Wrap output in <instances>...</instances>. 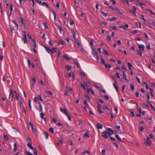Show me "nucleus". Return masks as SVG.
I'll return each mask as SVG.
<instances>
[{"mask_svg": "<svg viewBox=\"0 0 155 155\" xmlns=\"http://www.w3.org/2000/svg\"><path fill=\"white\" fill-rule=\"evenodd\" d=\"M27 35L28 36V37L31 40V41L33 42V43H35V41L34 39L32 38L31 36V35L28 34Z\"/></svg>", "mask_w": 155, "mask_h": 155, "instance_id": "nucleus-24", "label": "nucleus"}, {"mask_svg": "<svg viewBox=\"0 0 155 155\" xmlns=\"http://www.w3.org/2000/svg\"><path fill=\"white\" fill-rule=\"evenodd\" d=\"M130 114H131L132 117H134L135 116V114L133 111H130Z\"/></svg>", "mask_w": 155, "mask_h": 155, "instance_id": "nucleus-61", "label": "nucleus"}, {"mask_svg": "<svg viewBox=\"0 0 155 155\" xmlns=\"http://www.w3.org/2000/svg\"><path fill=\"white\" fill-rule=\"evenodd\" d=\"M101 63L103 64V65L106 68H107V65L105 63L104 60L102 58H101Z\"/></svg>", "mask_w": 155, "mask_h": 155, "instance_id": "nucleus-8", "label": "nucleus"}, {"mask_svg": "<svg viewBox=\"0 0 155 155\" xmlns=\"http://www.w3.org/2000/svg\"><path fill=\"white\" fill-rule=\"evenodd\" d=\"M119 27L120 28H123L124 30H126V28H128V24H126L124 26H119Z\"/></svg>", "mask_w": 155, "mask_h": 155, "instance_id": "nucleus-13", "label": "nucleus"}, {"mask_svg": "<svg viewBox=\"0 0 155 155\" xmlns=\"http://www.w3.org/2000/svg\"><path fill=\"white\" fill-rule=\"evenodd\" d=\"M27 62L28 65L30 66L31 64V61L29 58H27Z\"/></svg>", "mask_w": 155, "mask_h": 155, "instance_id": "nucleus-51", "label": "nucleus"}, {"mask_svg": "<svg viewBox=\"0 0 155 155\" xmlns=\"http://www.w3.org/2000/svg\"><path fill=\"white\" fill-rule=\"evenodd\" d=\"M104 53V54H106L107 55H109V54L108 53V52L106 50H103Z\"/></svg>", "mask_w": 155, "mask_h": 155, "instance_id": "nucleus-53", "label": "nucleus"}, {"mask_svg": "<svg viewBox=\"0 0 155 155\" xmlns=\"http://www.w3.org/2000/svg\"><path fill=\"white\" fill-rule=\"evenodd\" d=\"M14 92L16 94L15 99H16L17 101H18L19 99V95L17 94V93L15 91H14Z\"/></svg>", "mask_w": 155, "mask_h": 155, "instance_id": "nucleus-22", "label": "nucleus"}, {"mask_svg": "<svg viewBox=\"0 0 155 155\" xmlns=\"http://www.w3.org/2000/svg\"><path fill=\"white\" fill-rule=\"evenodd\" d=\"M19 19L20 20L21 23H22L21 26H23L25 24L24 22V20L22 17L19 18Z\"/></svg>", "mask_w": 155, "mask_h": 155, "instance_id": "nucleus-16", "label": "nucleus"}, {"mask_svg": "<svg viewBox=\"0 0 155 155\" xmlns=\"http://www.w3.org/2000/svg\"><path fill=\"white\" fill-rule=\"evenodd\" d=\"M127 65L128 66L130 70L132 69V68L133 67L131 63L129 62H127Z\"/></svg>", "mask_w": 155, "mask_h": 155, "instance_id": "nucleus-27", "label": "nucleus"}, {"mask_svg": "<svg viewBox=\"0 0 155 155\" xmlns=\"http://www.w3.org/2000/svg\"><path fill=\"white\" fill-rule=\"evenodd\" d=\"M44 114L43 113H42L40 114V117L41 118L43 119L44 116Z\"/></svg>", "mask_w": 155, "mask_h": 155, "instance_id": "nucleus-52", "label": "nucleus"}, {"mask_svg": "<svg viewBox=\"0 0 155 155\" xmlns=\"http://www.w3.org/2000/svg\"><path fill=\"white\" fill-rule=\"evenodd\" d=\"M44 47L45 48L46 51L48 52V53L50 54L51 56H52V55H53V53H52L51 49L49 47L46 46H45Z\"/></svg>", "mask_w": 155, "mask_h": 155, "instance_id": "nucleus-5", "label": "nucleus"}, {"mask_svg": "<svg viewBox=\"0 0 155 155\" xmlns=\"http://www.w3.org/2000/svg\"><path fill=\"white\" fill-rule=\"evenodd\" d=\"M26 153L27 155H33L32 153L28 151H26Z\"/></svg>", "mask_w": 155, "mask_h": 155, "instance_id": "nucleus-58", "label": "nucleus"}, {"mask_svg": "<svg viewBox=\"0 0 155 155\" xmlns=\"http://www.w3.org/2000/svg\"><path fill=\"white\" fill-rule=\"evenodd\" d=\"M116 137V138L119 141L122 142L121 139L119 137L118 134H117L115 135Z\"/></svg>", "mask_w": 155, "mask_h": 155, "instance_id": "nucleus-28", "label": "nucleus"}, {"mask_svg": "<svg viewBox=\"0 0 155 155\" xmlns=\"http://www.w3.org/2000/svg\"><path fill=\"white\" fill-rule=\"evenodd\" d=\"M43 25L45 27V28H48V26H47V24H46V23L45 22H43Z\"/></svg>", "mask_w": 155, "mask_h": 155, "instance_id": "nucleus-57", "label": "nucleus"}, {"mask_svg": "<svg viewBox=\"0 0 155 155\" xmlns=\"http://www.w3.org/2000/svg\"><path fill=\"white\" fill-rule=\"evenodd\" d=\"M147 103L149 104L150 106L153 109V110L155 111V109L154 107L151 104L149 101H148Z\"/></svg>", "mask_w": 155, "mask_h": 155, "instance_id": "nucleus-35", "label": "nucleus"}, {"mask_svg": "<svg viewBox=\"0 0 155 155\" xmlns=\"http://www.w3.org/2000/svg\"><path fill=\"white\" fill-rule=\"evenodd\" d=\"M65 115L67 116L68 119L69 120L71 121V116L69 115H68V113L67 114H66V115Z\"/></svg>", "mask_w": 155, "mask_h": 155, "instance_id": "nucleus-49", "label": "nucleus"}, {"mask_svg": "<svg viewBox=\"0 0 155 155\" xmlns=\"http://www.w3.org/2000/svg\"><path fill=\"white\" fill-rule=\"evenodd\" d=\"M43 134L45 136V138L46 139H48V134L47 133L44 132Z\"/></svg>", "mask_w": 155, "mask_h": 155, "instance_id": "nucleus-37", "label": "nucleus"}, {"mask_svg": "<svg viewBox=\"0 0 155 155\" xmlns=\"http://www.w3.org/2000/svg\"><path fill=\"white\" fill-rule=\"evenodd\" d=\"M109 28H110L111 29H114V30H116L117 29V28L115 26H110L109 27Z\"/></svg>", "mask_w": 155, "mask_h": 155, "instance_id": "nucleus-40", "label": "nucleus"}, {"mask_svg": "<svg viewBox=\"0 0 155 155\" xmlns=\"http://www.w3.org/2000/svg\"><path fill=\"white\" fill-rule=\"evenodd\" d=\"M38 104L39 105V108L40 109L39 110L38 108H37V109H38L40 112H42L43 111L42 106L40 102H38Z\"/></svg>", "mask_w": 155, "mask_h": 155, "instance_id": "nucleus-10", "label": "nucleus"}, {"mask_svg": "<svg viewBox=\"0 0 155 155\" xmlns=\"http://www.w3.org/2000/svg\"><path fill=\"white\" fill-rule=\"evenodd\" d=\"M141 106L143 107H146L147 108L149 107V106L147 104H146L145 103H143L141 104Z\"/></svg>", "mask_w": 155, "mask_h": 155, "instance_id": "nucleus-45", "label": "nucleus"}, {"mask_svg": "<svg viewBox=\"0 0 155 155\" xmlns=\"http://www.w3.org/2000/svg\"><path fill=\"white\" fill-rule=\"evenodd\" d=\"M103 127L102 124L98 123L97 124V128L98 129H102Z\"/></svg>", "mask_w": 155, "mask_h": 155, "instance_id": "nucleus-19", "label": "nucleus"}, {"mask_svg": "<svg viewBox=\"0 0 155 155\" xmlns=\"http://www.w3.org/2000/svg\"><path fill=\"white\" fill-rule=\"evenodd\" d=\"M74 63L77 66V67L78 68H80V65L78 64V63L76 61H75L74 62Z\"/></svg>", "mask_w": 155, "mask_h": 155, "instance_id": "nucleus-39", "label": "nucleus"}, {"mask_svg": "<svg viewBox=\"0 0 155 155\" xmlns=\"http://www.w3.org/2000/svg\"><path fill=\"white\" fill-rule=\"evenodd\" d=\"M66 68H67V69L69 71L70 70L71 68V66L70 65H66Z\"/></svg>", "mask_w": 155, "mask_h": 155, "instance_id": "nucleus-48", "label": "nucleus"}, {"mask_svg": "<svg viewBox=\"0 0 155 155\" xmlns=\"http://www.w3.org/2000/svg\"><path fill=\"white\" fill-rule=\"evenodd\" d=\"M45 93L47 94H50L51 95H52L53 94L51 91L48 90L45 91Z\"/></svg>", "mask_w": 155, "mask_h": 155, "instance_id": "nucleus-18", "label": "nucleus"}, {"mask_svg": "<svg viewBox=\"0 0 155 155\" xmlns=\"http://www.w3.org/2000/svg\"><path fill=\"white\" fill-rule=\"evenodd\" d=\"M106 130V131L107 132V133L108 134L109 136L113 134L114 133V131L111 128H107Z\"/></svg>", "mask_w": 155, "mask_h": 155, "instance_id": "nucleus-3", "label": "nucleus"}, {"mask_svg": "<svg viewBox=\"0 0 155 155\" xmlns=\"http://www.w3.org/2000/svg\"><path fill=\"white\" fill-rule=\"evenodd\" d=\"M117 18L115 17H113L111 18H110L109 20L110 21H113V20H116Z\"/></svg>", "mask_w": 155, "mask_h": 155, "instance_id": "nucleus-42", "label": "nucleus"}, {"mask_svg": "<svg viewBox=\"0 0 155 155\" xmlns=\"http://www.w3.org/2000/svg\"><path fill=\"white\" fill-rule=\"evenodd\" d=\"M29 123L28 125H30L32 128H34L33 124L32 123H31V122H29V123Z\"/></svg>", "mask_w": 155, "mask_h": 155, "instance_id": "nucleus-60", "label": "nucleus"}, {"mask_svg": "<svg viewBox=\"0 0 155 155\" xmlns=\"http://www.w3.org/2000/svg\"><path fill=\"white\" fill-rule=\"evenodd\" d=\"M59 42H60V44L61 45H64V42L62 40H60L59 41Z\"/></svg>", "mask_w": 155, "mask_h": 155, "instance_id": "nucleus-64", "label": "nucleus"}, {"mask_svg": "<svg viewBox=\"0 0 155 155\" xmlns=\"http://www.w3.org/2000/svg\"><path fill=\"white\" fill-rule=\"evenodd\" d=\"M92 54L93 55V56L94 57H95L97 60V61L98 62H99V58L98 57L97 54V51L95 50V49L93 48H92Z\"/></svg>", "mask_w": 155, "mask_h": 155, "instance_id": "nucleus-1", "label": "nucleus"}, {"mask_svg": "<svg viewBox=\"0 0 155 155\" xmlns=\"http://www.w3.org/2000/svg\"><path fill=\"white\" fill-rule=\"evenodd\" d=\"M86 153H87L89 154H90L91 153L88 150H85V151H84V152H83L82 153V154H85Z\"/></svg>", "mask_w": 155, "mask_h": 155, "instance_id": "nucleus-34", "label": "nucleus"}, {"mask_svg": "<svg viewBox=\"0 0 155 155\" xmlns=\"http://www.w3.org/2000/svg\"><path fill=\"white\" fill-rule=\"evenodd\" d=\"M130 88L131 90L132 91H134V86L132 84H130Z\"/></svg>", "mask_w": 155, "mask_h": 155, "instance_id": "nucleus-54", "label": "nucleus"}, {"mask_svg": "<svg viewBox=\"0 0 155 155\" xmlns=\"http://www.w3.org/2000/svg\"><path fill=\"white\" fill-rule=\"evenodd\" d=\"M114 83L113 84V86L117 92H118V89L117 87V83L116 80H114Z\"/></svg>", "mask_w": 155, "mask_h": 155, "instance_id": "nucleus-7", "label": "nucleus"}, {"mask_svg": "<svg viewBox=\"0 0 155 155\" xmlns=\"http://www.w3.org/2000/svg\"><path fill=\"white\" fill-rule=\"evenodd\" d=\"M20 103L21 105L23 106L22 111L24 112L25 113H26V110H25V107L23 106V104L21 102H20Z\"/></svg>", "mask_w": 155, "mask_h": 155, "instance_id": "nucleus-29", "label": "nucleus"}, {"mask_svg": "<svg viewBox=\"0 0 155 155\" xmlns=\"http://www.w3.org/2000/svg\"><path fill=\"white\" fill-rule=\"evenodd\" d=\"M49 131L52 133H53L54 132V130L52 127H51L50 128Z\"/></svg>", "mask_w": 155, "mask_h": 155, "instance_id": "nucleus-59", "label": "nucleus"}, {"mask_svg": "<svg viewBox=\"0 0 155 155\" xmlns=\"http://www.w3.org/2000/svg\"><path fill=\"white\" fill-rule=\"evenodd\" d=\"M71 76V74L70 72L68 74L65 75V78H67L68 77H70Z\"/></svg>", "mask_w": 155, "mask_h": 155, "instance_id": "nucleus-41", "label": "nucleus"}, {"mask_svg": "<svg viewBox=\"0 0 155 155\" xmlns=\"http://www.w3.org/2000/svg\"><path fill=\"white\" fill-rule=\"evenodd\" d=\"M72 76L73 78V80H75V75L74 73V71H73L72 73Z\"/></svg>", "mask_w": 155, "mask_h": 155, "instance_id": "nucleus-47", "label": "nucleus"}, {"mask_svg": "<svg viewBox=\"0 0 155 155\" xmlns=\"http://www.w3.org/2000/svg\"><path fill=\"white\" fill-rule=\"evenodd\" d=\"M58 28L60 30V33H63V30L61 26H58Z\"/></svg>", "mask_w": 155, "mask_h": 155, "instance_id": "nucleus-32", "label": "nucleus"}, {"mask_svg": "<svg viewBox=\"0 0 155 155\" xmlns=\"http://www.w3.org/2000/svg\"><path fill=\"white\" fill-rule=\"evenodd\" d=\"M57 48H56L53 47L51 48V52L52 53H53V54L54 52H56L57 51Z\"/></svg>", "mask_w": 155, "mask_h": 155, "instance_id": "nucleus-26", "label": "nucleus"}, {"mask_svg": "<svg viewBox=\"0 0 155 155\" xmlns=\"http://www.w3.org/2000/svg\"><path fill=\"white\" fill-rule=\"evenodd\" d=\"M88 41L90 43L91 46H92L93 45V41L91 39H89V40H88Z\"/></svg>", "mask_w": 155, "mask_h": 155, "instance_id": "nucleus-33", "label": "nucleus"}, {"mask_svg": "<svg viewBox=\"0 0 155 155\" xmlns=\"http://www.w3.org/2000/svg\"><path fill=\"white\" fill-rule=\"evenodd\" d=\"M98 112L100 114H101L104 113V112L103 111L101 110V108L100 109H97Z\"/></svg>", "mask_w": 155, "mask_h": 155, "instance_id": "nucleus-44", "label": "nucleus"}, {"mask_svg": "<svg viewBox=\"0 0 155 155\" xmlns=\"http://www.w3.org/2000/svg\"><path fill=\"white\" fill-rule=\"evenodd\" d=\"M37 3H38L39 5H41L42 2L41 1L39 0H35Z\"/></svg>", "mask_w": 155, "mask_h": 155, "instance_id": "nucleus-63", "label": "nucleus"}, {"mask_svg": "<svg viewBox=\"0 0 155 155\" xmlns=\"http://www.w3.org/2000/svg\"><path fill=\"white\" fill-rule=\"evenodd\" d=\"M21 41L25 44L27 43H28V41L27 40V37H24L21 39Z\"/></svg>", "mask_w": 155, "mask_h": 155, "instance_id": "nucleus-15", "label": "nucleus"}, {"mask_svg": "<svg viewBox=\"0 0 155 155\" xmlns=\"http://www.w3.org/2000/svg\"><path fill=\"white\" fill-rule=\"evenodd\" d=\"M74 42L75 43H76L78 45V46L79 48H80L81 46V45L79 41L77 39H75L74 40Z\"/></svg>", "mask_w": 155, "mask_h": 155, "instance_id": "nucleus-12", "label": "nucleus"}, {"mask_svg": "<svg viewBox=\"0 0 155 155\" xmlns=\"http://www.w3.org/2000/svg\"><path fill=\"white\" fill-rule=\"evenodd\" d=\"M136 25L137 26H139V27L140 28H141V25L140 22H137L136 23Z\"/></svg>", "mask_w": 155, "mask_h": 155, "instance_id": "nucleus-56", "label": "nucleus"}, {"mask_svg": "<svg viewBox=\"0 0 155 155\" xmlns=\"http://www.w3.org/2000/svg\"><path fill=\"white\" fill-rule=\"evenodd\" d=\"M60 110L65 115H66V114H67V113L65 109H63L62 107H61L60 108Z\"/></svg>", "mask_w": 155, "mask_h": 155, "instance_id": "nucleus-14", "label": "nucleus"}, {"mask_svg": "<svg viewBox=\"0 0 155 155\" xmlns=\"http://www.w3.org/2000/svg\"><path fill=\"white\" fill-rule=\"evenodd\" d=\"M137 53H138V54L139 55H140V56H142V53L141 52H140V51H139V50H138L137 51Z\"/></svg>", "mask_w": 155, "mask_h": 155, "instance_id": "nucleus-55", "label": "nucleus"}, {"mask_svg": "<svg viewBox=\"0 0 155 155\" xmlns=\"http://www.w3.org/2000/svg\"><path fill=\"white\" fill-rule=\"evenodd\" d=\"M66 90L68 92L72 91V89L71 87H68V86H66Z\"/></svg>", "mask_w": 155, "mask_h": 155, "instance_id": "nucleus-17", "label": "nucleus"}, {"mask_svg": "<svg viewBox=\"0 0 155 155\" xmlns=\"http://www.w3.org/2000/svg\"><path fill=\"white\" fill-rule=\"evenodd\" d=\"M139 48L140 50L141 51H143L144 50V46L143 45H139Z\"/></svg>", "mask_w": 155, "mask_h": 155, "instance_id": "nucleus-11", "label": "nucleus"}, {"mask_svg": "<svg viewBox=\"0 0 155 155\" xmlns=\"http://www.w3.org/2000/svg\"><path fill=\"white\" fill-rule=\"evenodd\" d=\"M123 77H124V79L125 80H126L128 82V80L127 79V78L126 74L125 73L124 71H123Z\"/></svg>", "mask_w": 155, "mask_h": 155, "instance_id": "nucleus-30", "label": "nucleus"}, {"mask_svg": "<svg viewBox=\"0 0 155 155\" xmlns=\"http://www.w3.org/2000/svg\"><path fill=\"white\" fill-rule=\"evenodd\" d=\"M13 22L15 25V26L17 28V29H18V25L16 21L15 20H13Z\"/></svg>", "mask_w": 155, "mask_h": 155, "instance_id": "nucleus-31", "label": "nucleus"}, {"mask_svg": "<svg viewBox=\"0 0 155 155\" xmlns=\"http://www.w3.org/2000/svg\"><path fill=\"white\" fill-rule=\"evenodd\" d=\"M34 153L35 155H38L37 154V151L36 148H35V149L33 150Z\"/></svg>", "mask_w": 155, "mask_h": 155, "instance_id": "nucleus-43", "label": "nucleus"}, {"mask_svg": "<svg viewBox=\"0 0 155 155\" xmlns=\"http://www.w3.org/2000/svg\"><path fill=\"white\" fill-rule=\"evenodd\" d=\"M41 5L43 6H46V7L47 8H49V6L45 2H44L43 3H42Z\"/></svg>", "mask_w": 155, "mask_h": 155, "instance_id": "nucleus-36", "label": "nucleus"}, {"mask_svg": "<svg viewBox=\"0 0 155 155\" xmlns=\"http://www.w3.org/2000/svg\"><path fill=\"white\" fill-rule=\"evenodd\" d=\"M71 32L73 36L75 35V33L73 30H71Z\"/></svg>", "mask_w": 155, "mask_h": 155, "instance_id": "nucleus-50", "label": "nucleus"}, {"mask_svg": "<svg viewBox=\"0 0 155 155\" xmlns=\"http://www.w3.org/2000/svg\"><path fill=\"white\" fill-rule=\"evenodd\" d=\"M4 138L5 140H7L8 139V137H7V135H5L4 134Z\"/></svg>", "mask_w": 155, "mask_h": 155, "instance_id": "nucleus-62", "label": "nucleus"}, {"mask_svg": "<svg viewBox=\"0 0 155 155\" xmlns=\"http://www.w3.org/2000/svg\"><path fill=\"white\" fill-rule=\"evenodd\" d=\"M145 143L147 146H150L151 145V143L150 140L149 139L148 136L147 138V140L145 141Z\"/></svg>", "mask_w": 155, "mask_h": 155, "instance_id": "nucleus-4", "label": "nucleus"}, {"mask_svg": "<svg viewBox=\"0 0 155 155\" xmlns=\"http://www.w3.org/2000/svg\"><path fill=\"white\" fill-rule=\"evenodd\" d=\"M63 57L64 59L65 60H67L68 61H69L70 60V59H69V58H68V57H67L65 56L64 55H63Z\"/></svg>", "mask_w": 155, "mask_h": 155, "instance_id": "nucleus-46", "label": "nucleus"}, {"mask_svg": "<svg viewBox=\"0 0 155 155\" xmlns=\"http://www.w3.org/2000/svg\"><path fill=\"white\" fill-rule=\"evenodd\" d=\"M27 145L28 147L30 148L31 150H33L35 149V148H33V147L31 145V144L30 143H28L27 144Z\"/></svg>", "mask_w": 155, "mask_h": 155, "instance_id": "nucleus-23", "label": "nucleus"}, {"mask_svg": "<svg viewBox=\"0 0 155 155\" xmlns=\"http://www.w3.org/2000/svg\"><path fill=\"white\" fill-rule=\"evenodd\" d=\"M84 136L86 138H88L89 137L88 133L87 132H85L84 134Z\"/></svg>", "mask_w": 155, "mask_h": 155, "instance_id": "nucleus-38", "label": "nucleus"}, {"mask_svg": "<svg viewBox=\"0 0 155 155\" xmlns=\"http://www.w3.org/2000/svg\"><path fill=\"white\" fill-rule=\"evenodd\" d=\"M14 149L13 150V152L15 153L16 151V150L17 149V145L15 143L14 144Z\"/></svg>", "mask_w": 155, "mask_h": 155, "instance_id": "nucleus-25", "label": "nucleus"}, {"mask_svg": "<svg viewBox=\"0 0 155 155\" xmlns=\"http://www.w3.org/2000/svg\"><path fill=\"white\" fill-rule=\"evenodd\" d=\"M81 86L83 88L84 90H86L87 88V84L85 83L81 84Z\"/></svg>", "mask_w": 155, "mask_h": 155, "instance_id": "nucleus-9", "label": "nucleus"}, {"mask_svg": "<svg viewBox=\"0 0 155 155\" xmlns=\"http://www.w3.org/2000/svg\"><path fill=\"white\" fill-rule=\"evenodd\" d=\"M113 10L114 11H117L120 14L122 15V13L121 12L120 10L117 8H115L113 9Z\"/></svg>", "mask_w": 155, "mask_h": 155, "instance_id": "nucleus-21", "label": "nucleus"}, {"mask_svg": "<svg viewBox=\"0 0 155 155\" xmlns=\"http://www.w3.org/2000/svg\"><path fill=\"white\" fill-rule=\"evenodd\" d=\"M10 93L9 94V101L10 102H12L13 100V98L14 97V94L13 91L12 89H10Z\"/></svg>", "mask_w": 155, "mask_h": 155, "instance_id": "nucleus-2", "label": "nucleus"}, {"mask_svg": "<svg viewBox=\"0 0 155 155\" xmlns=\"http://www.w3.org/2000/svg\"><path fill=\"white\" fill-rule=\"evenodd\" d=\"M89 91H91V93L93 95H94L95 94L94 93V91L92 89H88L87 90V93L88 94H89Z\"/></svg>", "mask_w": 155, "mask_h": 155, "instance_id": "nucleus-20", "label": "nucleus"}, {"mask_svg": "<svg viewBox=\"0 0 155 155\" xmlns=\"http://www.w3.org/2000/svg\"><path fill=\"white\" fill-rule=\"evenodd\" d=\"M102 137L105 139L107 138L109 136V135H107L108 134H107V132L106 131H103L102 133Z\"/></svg>", "mask_w": 155, "mask_h": 155, "instance_id": "nucleus-6", "label": "nucleus"}]
</instances>
